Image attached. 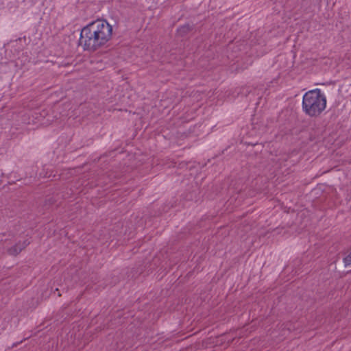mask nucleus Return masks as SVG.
Returning <instances> with one entry per match:
<instances>
[{
    "instance_id": "nucleus-1",
    "label": "nucleus",
    "mask_w": 351,
    "mask_h": 351,
    "mask_svg": "<svg viewBox=\"0 0 351 351\" xmlns=\"http://www.w3.org/2000/svg\"><path fill=\"white\" fill-rule=\"evenodd\" d=\"M112 37V27L104 19H97L84 27L80 45L84 50L94 52L104 47Z\"/></svg>"
},
{
    "instance_id": "nucleus-2",
    "label": "nucleus",
    "mask_w": 351,
    "mask_h": 351,
    "mask_svg": "<svg viewBox=\"0 0 351 351\" xmlns=\"http://www.w3.org/2000/svg\"><path fill=\"white\" fill-rule=\"evenodd\" d=\"M326 107V98L320 89L306 92L302 99V110L309 117L319 116Z\"/></svg>"
},
{
    "instance_id": "nucleus-3",
    "label": "nucleus",
    "mask_w": 351,
    "mask_h": 351,
    "mask_svg": "<svg viewBox=\"0 0 351 351\" xmlns=\"http://www.w3.org/2000/svg\"><path fill=\"white\" fill-rule=\"evenodd\" d=\"M29 241L27 240L23 241V242L19 241L15 245L8 249V252L9 254L12 256L18 255L23 249H25L29 244Z\"/></svg>"
},
{
    "instance_id": "nucleus-4",
    "label": "nucleus",
    "mask_w": 351,
    "mask_h": 351,
    "mask_svg": "<svg viewBox=\"0 0 351 351\" xmlns=\"http://www.w3.org/2000/svg\"><path fill=\"white\" fill-rule=\"evenodd\" d=\"M190 30H191L190 25H184V26L181 27L178 29V32L180 34H186V33L189 32Z\"/></svg>"
},
{
    "instance_id": "nucleus-5",
    "label": "nucleus",
    "mask_w": 351,
    "mask_h": 351,
    "mask_svg": "<svg viewBox=\"0 0 351 351\" xmlns=\"http://www.w3.org/2000/svg\"><path fill=\"white\" fill-rule=\"evenodd\" d=\"M343 261L346 265H351V252L344 258Z\"/></svg>"
}]
</instances>
